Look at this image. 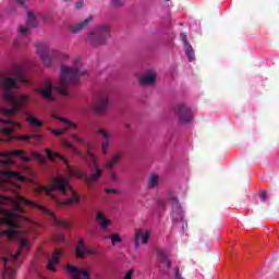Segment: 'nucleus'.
<instances>
[{
    "label": "nucleus",
    "mask_w": 279,
    "mask_h": 279,
    "mask_svg": "<svg viewBox=\"0 0 279 279\" xmlns=\"http://www.w3.org/2000/svg\"><path fill=\"white\" fill-rule=\"evenodd\" d=\"M124 128H125V130H130V123H126V124L124 125Z\"/></svg>",
    "instance_id": "54"
},
{
    "label": "nucleus",
    "mask_w": 279,
    "mask_h": 279,
    "mask_svg": "<svg viewBox=\"0 0 279 279\" xmlns=\"http://www.w3.org/2000/svg\"><path fill=\"white\" fill-rule=\"evenodd\" d=\"M31 138H33L34 142L31 143V145H38L40 141H43V135L40 134H31Z\"/></svg>",
    "instance_id": "36"
},
{
    "label": "nucleus",
    "mask_w": 279,
    "mask_h": 279,
    "mask_svg": "<svg viewBox=\"0 0 279 279\" xmlns=\"http://www.w3.org/2000/svg\"><path fill=\"white\" fill-rule=\"evenodd\" d=\"M26 121L32 125L33 128H41L43 121L38 120L37 118H34L29 113H26Z\"/></svg>",
    "instance_id": "27"
},
{
    "label": "nucleus",
    "mask_w": 279,
    "mask_h": 279,
    "mask_svg": "<svg viewBox=\"0 0 279 279\" xmlns=\"http://www.w3.org/2000/svg\"><path fill=\"white\" fill-rule=\"evenodd\" d=\"M111 180H118V175H117V173L116 172H111Z\"/></svg>",
    "instance_id": "50"
},
{
    "label": "nucleus",
    "mask_w": 279,
    "mask_h": 279,
    "mask_svg": "<svg viewBox=\"0 0 279 279\" xmlns=\"http://www.w3.org/2000/svg\"><path fill=\"white\" fill-rule=\"evenodd\" d=\"M13 175H16V172H13Z\"/></svg>",
    "instance_id": "60"
},
{
    "label": "nucleus",
    "mask_w": 279,
    "mask_h": 279,
    "mask_svg": "<svg viewBox=\"0 0 279 279\" xmlns=\"http://www.w3.org/2000/svg\"><path fill=\"white\" fill-rule=\"evenodd\" d=\"M83 5H84V2L80 1L75 4V8H76V10H80V9H82Z\"/></svg>",
    "instance_id": "49"
},
{
    "label": "nucleus",
    "mask_w": 279,
    "mask_h": 279,
    "mask_svg": "<svg viewBox=\"0 0 279 279\" xmlns=\"http://www.w3.org/2000/svg\"><path fill=\"white\" fill-rule=\"evenodd\" d=\"M50 132L54 136H62V134H66V132H69V129H50Z\"/></svg>",
    "instance_id": "34"
},
{
    "label": "nucleus",
    "mask_w": 279,
    "mask_h": 279,
    "mask_svg": "<svg viewBox=\"0 0 279 279\" xmlns=\"http://www.w3.org/2000/svg\"><path fill=\"white\" fill-rule=\"evenodd\" d=\"M62 256V251L56 250L50 259L48 260L47 269L49 271L56 272L58 269H56V265L60 264V257Z\"/></svg>",
    "instance_id": "16"
},
{
    "label": "nucleus",
    "mask_w": 279,
    "mask_h": 279,
    "mask_svg": "<svg viewBox=\"0 0 279 279\" xmlns=\"http://www.w3.org/2000/svg\"><path fill=\"white\" fill-rule=\"evenodd\" d=\"M174 117H177L181 125H189L194 119L193 110L185 104H178L174 106Z\"/></svg>",
    "instance_id": "8"
},
{
    "label": "nucleus",
    "mask_w": 279,
    "mask_h": 279,
    "mask_svg": "<svg viewBox=\"0 0 279 279\" xmlns=\"http://www.w3.org/2000/svg\"><path fill=\"white\" fill-rule=\"evenodd\" d=\"M0 213H5V209L0 207Z\"/></svg>",
    "instance_id": "55"
},
{
    "label": "nucleus",
    "mask_w": 279,
    "mask_h": 279,
    "mask_svg": "<svg viewBox=\"0 0 279 279\" xmlns=\"http://www.w3.org/2000/svg\"><path fill=\"white\" fill-rule=\"evenodd\" d=\"M32 156H33V158H36V160H39L40 162H43V160H45V157H43V155H40L36 151H33Z\"/></svg>",
    "instance_id": "40"
},
{
    "label": "nucleus",
    "mask_w": 279,
    "mask_h": 279,
    "mask_svg": "<svg viewBox=\"0 0 279 279\" xmlns=\"http://www.w3.org/2000/svg\"><path fill=\"white\" fill-rule=\"evenodd\" d=\"M160 206H165V204L159 203Z\"/></svg>",
    "instance_id": "57"
},
{
    "label": "nucleus",
    "mask_w": 279,
    "mask_h": 279,
    "mask_svg": "<svg viewBox=\"0 0 279 279\" xmlns=\"http://www.w3.org/2000/svg\"><path fill=\"white\" fill-rule=\"evenodd\" d=\"M62 145H64V147H68V149H73V151H76L78 156H82V153L77 151V148H75L73 144H71V142L62 140Z\"/></svg>",
    "instance_id": "37"
},
{
    "label": "nucleus",
    "mask_w": 279,
    "mask_h": 279,
    "mask_svg": "<svg viewBox=\"0 0 279 279\" xmlns=\"http://www.w3.org/2000/svg\"><path fill=\"white\" fill-rule=\"evenodd\" d=\"M180 38H181V40H182L184 47H187V45H191V44L189 43V39H186V33H181V34H180Z\"/></svg>",
    "instance_id": "39"
},
{
    "label": "nucleus",
    "mask_w": 279,
    "mask_h": 279,
    "mask_svg": "<svg viewBox=\"0 0 279 279\" xmlns=\"http://www.w3.org/2000/svg\"><path fill=\"white\" fill-rule=\"evenodd\" d=\"M65 269L72 279H90V270L86 268H78L73 265H66Z\"/></svg>",
    "instance_id": "10"
},
{
    "label": "nucleus",
    "mask_w": 279,
    "mask_h": 279,
    "mask_svg": "<svg viewBox=\"0 0 279 279\" xmlns=\"http://www.w3.org/2000/svg\"><path fill=\"white\" fill-rule=\"evenodd\" d=\"M110 32V25L102 24L94 33H88L87 39L94 47H101V45H106L108 39L111 38Z\"/></svg>",
    "instance_id": "7"
},
{
    "label": "nucleus",
    "mask_w": 279,
    "mask_h": 279,
    "mask_svg": "<svg viewBox=\"0 0 279 279\" xmlns=\"http://www.w3.org/2000/svg\"><path fill=\"white\" fill-rule=\"evenodd\" d=\"M123 240L121 239V235L114 233L111 235V244L117 245V243H121Z\"/></svg>",
    "instance_id": "38"
},
{
    "label": "nucleus",
    "mask_w": 279,
    "mask_h": 279,
    "mask_svg": "<svg viewBox=\"0 0 279 279\" xmlns=\"http://www.w3.org/2000/svg\"><path fill=\"white\" fill-rule=\"evenodd\" d=\"M38 56H40L45 66H51L56 60L58 62H62V60H69V54L58 51V50H49V46L47 44L37 43L35 44Z\"/></svg>",
    "instance_id": "5"
},
{
    "label": "nucleus",
    "mask_w": 279,
    "mask_h": 279,
    "mask_svg": "<svg viewBox=\"0 0 279 279\" xmlns=\"http://www.w3.org/2000/svg\"><path fill=\"white\" fill-rule=\"evenodd\" d=\"M5 202H13L12 197H4L0 195V204H5Z\"/></svg>",
    "instance_id": "45"
},
{
    "label": "nucleus",
    "mask_w": 279,
    "mask_h": 279,
    "mask_svg": "<svg viewBox=\"0 0 279 279\" xmlns=\"http://www.w3.org/2000/svg\"><path fill=\"white\" fill-rule=\"evenodd\" d=\"M141 86H154L156 84V73L150 72L140 78Z\"/></svg>",
    "instance_id": "20"
},
{
    "label": "nucleus",
    "mask_w": 279,
    "mask_h": 279,
    "mask_svg": "<svg viewBox=\"0 0 279 279\" xmlns=\"http://www.w3.org/2000/svg\"><path fill=\"white\" fill-rule=\"evenodd\" d=\"M141 239H142V243L144 245H147L149 241V231H146L144 233H143V230L141 229L135 231V239H134L135 250H138L141 245Z\"/></svg>",
    "instance_id": "15"
},
{
    "label": "nucleus",
    "mask_w": 279,
    "mask_h": 279,
    "mask_svg": "<svg viewBox=\"0 0 279 279\" xmlns=\"http://www.w3.org/2000/svg\"><path fill=\"white\" fill-rule=\"evenodd\" d=\"M3 223H5V226H9L10 230H14L15 228H19V223H16V221L10 218H4Z\"/></svg>",
    "instance_id": "33"
},
{
    "label": "nucleus",
    "mask_w": 279,
    "mask_h": 279,
    "mask_svg": "<svg viewBox=\"0 0 279 279\" xmlns=\"http://www.w3.org/2000/svg\"><path fill=\"white\" fill-rule=\"evenodd\" d=\"M26 1H27V0H23L24 4H25ZM24 8H26V5H24Z\"/></svg>",
    "instance_id": "56"
},
{
    "label": "nucleus",
    "mask_w": 279,
    "mask_h": 279,
    "mask_svg": "<svg viewBox=\"0 0 279 279\" xmlns=\"http://www.w3.org/2000/svg\"><path fill=\"white\" fill-rule=\"evenodd\" d=\"M71 138L76 141V143H80L81 145H84L85 147H90V143H88V141L77 136V134H71Z\"/></svg>",
    "instance_id": "31"
},
{
    "label": "nucleus",
    "mask_w": 279,
    "mask_h": 279,
    "mask_svg": "<svg viewBox=\"0 0 279 279\" xmlns=\"http://www.w3.org/2000/svg\"><path fill=\"white\" fill-rule=\"evenodd\" d=\"M104 239H110V236H105Z\"/></svg>",
    "instance_id": "58"
},
{
    "label": "nucleus",
    "mask_w": 279,
    "mask_h": 279,
    "mask_svg": "<svg viewBox=\"0 0 279 279\" xmlns=\"http://www.w3.org/2000/svg\"><path fill=\"white\" fill-rule=\"evenodd\" d=\"M158 258L159 260H161V263H163V265H166V267H171V259H169V254H167V251L165 250H159L157 252Z\"/></svg>",
    "instance_id": "24"
},
{
    "label": "nucleus",
    "mask_w": 279,
    "mask_h": 279,
    "mask_svg": "<svg viewBox=\"0 0 279 279\" xmlns=\"http://www.w3.org/2000/svg\"><path fill=\"white\" fill-rule=\"evenodd\" d=\"M60 241H64V239H63V238H61V239H60Z\"/></svg>",
    "instance_id": "59"
},
{
    "label": "nucleus",
    "mask_w": 279,
    "mask_h": 279,
    "mask_svg": "<svg viewBox=\"0 0 279 279\" xmlns=\"http://www.w3.org/2000/svg\"><path fill=\"white\" fill-rule=\"evenodd\" d=\"M173 207H172V219L174 221H182L184 219V214L182 213V204L175 197H172Z\"/></svg>",
    "instance_id": "14"
},
{
    "label": "nucleus",
    "mask_w": 279,
    "mask_h": 279,
    "mask_svg": "<svg viewBox=\"0 0 279 279\" xmlns=\"http://www.w3.org/2000/svg\"><path fill=\"white\" fill-rule=\"evenodd\" d=\"M113 5H116V8H121V5H123V3H125V0H111Z\"/></svg>",
    "instance_id": "43"
},
{
    "label": "nucleus",
    "mask_w": 279,
    "mask_h": 279,
    "mask_svg": "<svg viewBox=\"0 0 279 279\" xmlns=\"http://www.w3.org/2000/svg\"><path fill=\"white\" fill-rule=\"evenodd\" d=\"M110 109V93L101 92L94 102V112L96 114H106Z\"/></svg>",
    "instance_id": "9"
},
{
    "label": "nucleus",
    "mask_w": 279,
    "mask_h": 279,
    "mask_svg": "<svg viewBox=\"0 0 279 279\" xmlns=\"http://www.w3.org/2000/svg\"><path fill=\"white\" fill-rule=\"evenodd\" d=\"M26 25L28 27H38V21H36L34 13L31 11H28V13H27Z\"/></svg>",
    "instance_id": "28"
},
{
    "label": "nucleus",
    "mask_w": 279,
    "mask_h": 279,
    "mask_svg": "<svg viewBox=\"0 0 279 279\" xmlns=\"http://www.w3.org/2000/svg\"><path fill=\"white\" fill-rule=\"evenodd\" d=\"M105 193H108V194H117V193H119V190L106 189V190H105Z\"/></svg>",
    "instance_id": "47"
},
{
    "label": "nucleus",
    "mask_w": 279,
    "mask_h": 279,
    "mask_svg": "<svg viewBox=\"0 0 279 279\" xmlns=\"http://www.w3.org/2000/svg\"><path fill=\"white\" fill-rule=\"evenodd\" d=\"M14 141H24V143H29L32 141V134L29 135H15L13 136Z\"/></svg>",
    "instance_id": "35"
},
{
    "label": "nucleus",
    "mask_w": 279,
    "mask_h": 279,
    "mask_svg": "<svg viewBox=\"0 0 279 279\" xmlns=\"http://www.w3.org/2000/svg\"><path fill=\"white\" fill-rule=\"evenodd\" d=\"M21 252H29V241H27V239H22L20 241V250L15 255L11 256L12 263H16V258L21 256Z\"/></svg>",
    "instance_id": "19"
},
{
    "label": "nucleus",
    "mask_w": 279,
    "mask_h": 279,
    "mask_svg": "<svg viewBox=\"0 0 279 279\" xmlns=\"http://www.w3.org/2000/svg\"><path fill=\"white\" fill-rule=\"evenodd\" d=\"M259 197H260L263 203L267 202V193L266 192L259 193Z\"/></svg>",
    "instance_id": "46"
},
{
    "label": "nucleus",
    "mask_w": 279,
    "mask_h": 279,
    "mask_svg": "<svg viewBox=\"0 0 279 279\" xmlns=\"http://www.w3.org/2000/svg\"><path fill=\"white\" fill-rule=\"evenodd\" d=\"M121 158H123V154H121V151H116L111 159L107 161L106 169H114V166L117 162H119V160H121Z\"/></svg>",
    "instance_id": "22"
},
{
    "label": "nucleus",
    "mask_w": 279,
    "mask_h": 279,
    "mask_svg": "<svg viewBox=\"0 0 279 279\" xmlns=\"http://www.w3.org/2000/svg\"><path fill=\"white\" fill-rule=\"evenodd\" d=\"M86 254H88L89 256H94V254H95V251H90V250H88V248H87V252H86Z\"/></svg>",
    "instance_id": "52"
},
{
    "label": "nucleus",
    "mask_w": 279,
    "mask_h": 279,
    "mask_svg": "<svg viewBox=\"0 0 279 279\" xmlns=\"http://www.w3.org/2000/svg\"><path fill=\"white\" fill-rule=\"evenodd\" d=\"M166 1H171V0H166Z\"/></svg>",
    "instance_id": "61"
},
{
    "label": "nucleus",
    "mask_w": 279,
    "mask_h": 279,
    "mask_svg": "<svg viewBox=\"0 0 279 279\" xmlns=\"http://www.w3.org/2000/svg\"><path fill=\"white\" fill-rule=\"evenodd\" d=\"M1 134H4L5 136H9L8 138L5 140H0L2 142H5V143H10L11 141H14V129L12 128H4V129H1Z\"/></svg>",
    "instance_id": "25"
},
{
    "label": "nucleus",
    "mask_w": 279,
    "mask_h": 279,
    "mask_svg": "<svg viewBox=\"0 0 279 279\" xmlns=\"http://www.w3.org/2000/svg\"><path fill=\"white\" fill-rule=\"evenodd\" d=\"M185 53L190 62H193V60H195V51L193 50V46H191V44L185 46Z\"/></svg>",
    "instance_id": "30"
},
{
    "label": "nucleus",
    "mask_w": 279,
    "mask_h": 279,
    "mask_svg": "<svg viewBox=\"0 0 279 279\" xmlns=\"http://www.w3.org/2000/svg\"><path fill=\"white\" fill-rule=\"evenodd\" d=\"M93 21V15H89L87 19H85L83 22L78 24H74L70 26L71 34H80L82 29H86L88 27V23Z\"/></svg>",
    "instance_id": "17"
},
{
    "label": "nucleus",
    "mask_w": 279,
    "mask_h": 279,
    "mask_svg": "<svg viewBox=\"0 0 279 279\" xmlns=\"http://www.w3.org/2000/svg\"><path fill=\"white\" fill-rule=\"evenodd\" d=\"M13 45H14V47H19V40H15V41L13 43Z\"/></svg>",
    "instance_id": "53"
},
{
    "label": "nucleus",
    "mask_w": 279,
    "mask_h": 279,
    "mask_svg": "<svg viewBox=\"0 0 279 279\" xmlns=\"http://www.w3.org/2000/svg\"><path fill=\"white\" fill-rule=\"evenodd\" d=\"M160 184V177L158 174H150L148 178V189H156Z\"/></svg>",
    "instance_id": "26"
},
{
    "label": "nucleus",
    "mask_w": 279,
    "mask_h": 279,
    "mask_svg": "<svg viewBox=\"0 0 279 279\" xmlns=\"http://www.w3.org/2000/svg\"><path fill=\"white\" fill-rule=\"evenodd\" d=\"M46 153L49 160L53 161L56 160V158H59V160H63L71 175H75L76 178H80V180H83L84 182H86L90 189H93V184H95V182H99L101 175H104V170L97 167L99 162V158H97V156H95V154H93V151L90 150H87V156H85L84 159L89 160L88 167H90V162L95 167V171L92 174L72 169L71 165H69V160H66V158H64L63 155L53 153L50 149H46Z\"/></svg>",
    "instance_id": "2"
},
{
    "label": "nucleus",
    "mask_w": 279,
    "mask_h": 279,
    "mask_svg": "<svg viewBox=\"0 0 279 279\" xmlns=\"http://www.w3.org/2000/svg\"><path fill=\"white\" fill-rule=\"evenodd\" d=\"M17 3L22 7V8H25V2L23 0H16Z\"/></svg>",
    "instance_id": "51"
},
{
    "label": "nucleus",
    "mask_w": 279,
    "mask_h": 279,
    "mask_svg": "<svg viewBox=\"0 0 279 279\" xmlns=\"http://www.w3.org/2000/svg\"><path fill=\"white\" fill-rule=\"evenodd\" d=\"M56 119L57 121L64 123V125H68V130H77V125L74 122H71V120L62 117H57Z\"/></svg>",
    "instance_id": "29"
},
{
    "label": "nucleus",
    "mask_w": 279,
    "mask_h": 279,
    "mask_svg": "<svg viewBox=\"0 0 279 279\" xmlns=\"http://www.w3.org/2000/svg\"><path fill=\"white\" fill-rule=\"evenodd\" d=\"M19 32L21 33L22 36H27L29 34V28H24L20 26Z\"/></svg>",
    "instance_id": "42"
},
{
    "label": "nucleus",
    "mask_w": 279,
    "mask_h": 279,
    "mask_svg": "<svg viewBox=\"0 0 279 279\" xmlns=\"http://www.w3.org/2000/svg\"><path fill=\"white\" fill-rule=\"evenodd\" d=\"M96 221L100 225V230H106L110 226V220H107L101 211L96 213Z\"/></svg>",
    "instance_id": "23"
},
{
    "label": "nucleus",
    "mask_w": 279,
    "mask_h": 279,
    "mask_svg": "<svg viewBox=\"0 0 279 279\" xmlns=\"http://www.w3.org/2000/svg\"><path fill=\"white\" fill-rule=\"evenodd\" d=\"M9 259L7 257L3 258L4 263V272L2 274V279H15L16 278V269L8 267Z\"/></svg>",
    "instance_id": "21"
},
{
    "label": "nucleus",
    "mask_w": 279,
    "mask_h": 279,
    "mask_svg": "<svg viewBox=\"0 0 279 279\" xmlns=\"http://www.w3.org/2000/svg\"><path fill=\"white\" fill-rule=\"evenodd\" d=\"M97 134H101L102 138L105 140L100 147L101 154H104V156H108V149H110V138H112V134L106 131V129H98Z\"/></svg>",
    "instance_id": "12"
},
{
    "label": "nucleus",
    "mask_w": 279,
    "mask_h": 279,
    "mask_svg": "<svg viewBox=\"0 0 279 279\" xmlns=\"http://www.w3.org/2000/svg\"><path fill=\"white\" fill-rule=\"evenodd\" d=\"M44 191H46L47 195L52 199H56V195H53V191H59L62 195H66L70 198H66L64 202L56 201V206L58 208H64V206H71V204H80V195L77 192L73 190V187L69 184V180L63 177H57L52 180L51 186H45Z\"/></svg>",
    "instance_id": "4"
},
{
    "label": "nucleus",
    "mask_w": 279,
    "mask_h": 279,
    "mask_svg": "<svg viewBox=\"0 0 279 279\" xmlns=\"http://www.w3.org/2000/svg\"><path fill=\"white\" fill-rule=\"evenodd\" d=\"M132 276H134V269L131 268L125 275L123 279H132Z\"/></svg>",
    "instance_id": "44"
},
{
    "label": "nucleus",
    "mask_w": 279,
    "mask_h": 279,
    "mask_svg": "<svg viewBox=\"0 0 279 279\" xmlns=\"http://www.w3.org/2000/svg\"><path fill=\"white\" fill-rule=\"evenodd\" d=\"M1 167H4V169H8L10 167V159H0Z\"/></svg>",
    "instance_id": "41"
},
{
    "label": "nucleus",
    "mask_w": 279,
    "mask_h": 279,
    "mask_svg": "<svg viewBox=\"0 0 279 279\" xmlns=\"http://www.w3.org/2000/svg\"><path fill=\"white\" fill-rule=\"evenodd\" d=\"M21 204H29L31 206H34V208H39V210H41V213H45L46 215H48V217H50V219H51L52 223H54V226H60V228H64L65 230L71 228V225L68 221L58 219V217H56V214H53L47 207H44L38 204H33L32 202L27 201L26 198H23V196H19L17 202L13 201L14 210H23V208L21 207Z\"/></svg>",
    "instance_id": "6"
},
{
    "label": "nucleus",
    "mask_w": 279,
    "mask_h": 279,
    "mask_svg": "<svg viewBox=\"0 0 279 279\" xmlns=\"http://www.w3.org/2000/svg\"><path fill=\"white\" fill-rule=\"evenodd\" d=\"M0 236H8V239H16V230L9 229L0 232Z\"/></svg>",
    "instance_id": "32"
},
{
    "label": "nucleus",
    "mask_w": 279,
    "mask_h": 279,
    "mask_svg": "<svg viewBox=\"0 0 279 279\" xmlns=\"http://www.w3.org/2000/svg\"><path fill=\"white\" fill-rule=\"evenodd\" d=\"M73 64V68L61 65V77L57 86V93L60 95H69V86L80 84L81 77L88 75V70L80 63V57L74 58Z\"/></svg>",
    "instance_id": "3"
},
{
    "label": "nucleus",
    "mask_w": 279,
    "mask_h": 279,
    "mask_svg": "<svg viewBox=\"0 0 279 279\" xmlns=\"http://www.w3.org/2000/svg\"><path fill=\"white\" fill-rule=\"evenodd\" d=\"M174 276H175V278H178V279H180V278H182V274L180 272V268H174Z\"/></svg>",
    "instance_id": "48"
},
{
    "label": "nucleus",
    "mask_w": 279,
    "mask_h": 279,
    "mask_svg": "<svg viewBox=\"0 0 279 279\" xmlns=\"http://www.w3.org/2000/svg\"><path fill=\"white\" fill-rule=\"evenodd\" d=\"M16 78L7 77L2 80L1 86L3 88V101L8 104V107H0V114L5 119H0L1 125H15V128H22L21 123L12 120L13 117H21V112L25 110V105L29 104L32 96L22 95L16 97L14 90H19V82L22 84H29V81L25 78L23 68L16 69Z\"/></svg>",
    "instance_id": "1"
},
{
    "label": "nucleus",
    "mask_w": 279,
    "mask_h": 279,
    "mask_svg": "<svg viewBox=\"0 0 279 279\" xmlns=\"http://www.w3.org/2000/svg\"><path fill=\"white\" fill-rule=\"evenodd\" d=\"M53 84H51V81H46L43 86L35 89L36 95H41L44 99H48L49 101H56V98H53Z\"/></svg>",
    "instance_id": "11"
},
{
    "label": "nucleus",
    "mask_w": 279,
    "mask_h": 279,
    "mask_svg": "<svg viewBox=\"0 0 279 279\" xmlns=\"http://www.w3.org/2000/svg\"><path fill=\"white\" fill-rule=\"evenodd\" d=\"M86 252H88V246L83 240H80L74 250L76 258H86Z\"/></svg>",
    "instance_id": "18"
},
{
    "label": "nucleus",
    "mask_w": 279,
    "mask_h": 279,
    "mask_svg": "<svg viewBox=\"0 0 279 279\" xmlns=\"http://www.w3.org/2000/svg\"><path fill=\"white\" fill-rule=\"evenodd\" d=\"M0 156H3V158H7V160L10 161V165H12V158L14 156H20L24 162H32V157L25 156V150H12L10 153H0Z\"/></svg>",
    "instance_id": "13"
}]
</instances>
